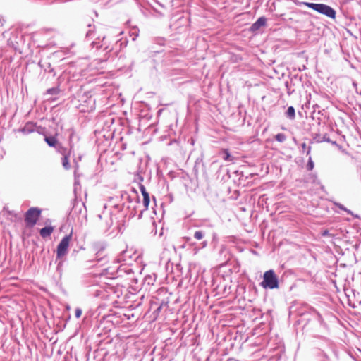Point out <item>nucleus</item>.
I'll list each match as a JSON object with an SVG mask.
<instances>
[{"label":"nucleus","instance_id":"obj_1","mask_svg":"<svg viewBox=\"0 0 361 361\" xmlns=\"http://www.w3.org/2000/svg\"><path fill=\"white\" fill-rule=\"evenodd\" d=\"M260 285L264 288L275 289L279 288V279L274 270L270 269L264 273L263 281Z\"/></svg>","mask_w":361,"mask_h":361},{"label":"nucleus","instance_id":"obj_2","mask_svg":"<svg viewBox=\"0 0 361 361\" xmlns=\"http://www.w3.org/2000/svg\"><path fill=\"white\" fill-rule=\"evenodd\" d=\"M305 5L329 18H334L336 16V11L331 7L326 4L306 2L305 3Z\"/></svg>","mask_w":361,"mask_h":361},{"label":"nucleus","instance_id":"obj_3","mask_svg":"<svg viewBox=\"0 0 361 361\" xmlns=\"http://www.w3.org/2000/svg\"><path fill=\"white\" fill-rule=\"evenodd\" d=\"M41 211L37 208H31L30 209L25 216V221L27 224V225L32 226H34L39 215H40Z\"/></svg>","mask_w":361,"mask_h":361},{"label":"nucleus","instance_id":"obj_4","mask_svg":"<svg viewBox=\"0 0 361 361\" xmlns=\"http://www.w3.org/2000/svg\"><path fill=\"white\" fill-rule=\"evenodd\" d=\"M71 239V235H69L65 236L61 240V241L60 242V243L59 244L58 247H57V257H61L66 254Z\"/></svg>","mask_w":361,"mask_h":361},{"label":"nucleus","instance_id":"obj_5","mask_svg":"<svg viewBox=\"0 0 361 361\" xmlns=\"http://www.w3.org/2000/svg\"><path fill=\"white\" fill-rule=\"evenodd\" d=\"M266 23V19L263 17L262 18H259L257 22H255L252 25V29L253 30H256L257 29H259L260 27L262 26H264Z\"/></svg>","mask_w":361,"mask_h":361},{"label":"nucleus","instance_id":"obj_6","mask_svg":"<svg viewBox=\"0 0 361 361\" xmlns=\"http://www.w3.org/2000/svg\"><path fill=\"white\" fill-rule=\"evenodd\" d=\"M52 231L53 228L51 226H47L41 229L40 235H42V237L46 238L47 236H49Z\"/></svg>","mask_w":361,"mask_h":361},{"label":"nucleus","instance_id":"obj_7","mask_svg":"<svg viewBox=\"0 0 361 361\" xmlns=\"http://www.w3.org/2000/svg\"><path fill=\"white\" fill-rule=\"evenodd\" d=\"M45 141L51 147H54L57 142V140L54 137H46Z\"/></svg>","mask_w":361,"mask_h":361},{"label":"nucleus","instance_id":"obj_8","mask_svg":"<svg viewBox=\"0 0 361 361\" xmlns=\"http://www.w3.org/2000/svg\"><path fill=\"white\" fill-rule=\"evenodd\" d=\"M286 115L287 116L292 119L295 118V109L293 106H290L288 108Z\"/></svg>","mask_w":361,"mask_h":361},{"label":"nucleus","instance_id":"obj_9","mask_svg":"<svg viewBox=\"0 0 361 361\" xmlns=\"http://www.w3.org/2000/svg\"><path fill=\"white\" fill-rule=\"evenodd\" d=\"M62 164H63V166L64 167V169H70L71 166H70L68 156L65 155L63 157V160H62Z\"/></svg>","mask_w":361,"mask_h":361},{"label":"nucleus","instance_id":"obj_10","mask_svg":"<svg viewBox=\"0 0 361 361\" xmlns=\"http://www.w3.org/2000/svg\"><path fill=\"white\" fill-rule=\"evenodd\" d=\"M275 138L278 142H283L286 140V137L284 134L279 133L276 135Z\"/></svg>","mask_w":361,"mask_h":361},{"label":"nucleus","instance_id":"obj_11","mask_svg":"<svg viewBox=\"0 0 361 361\" xmlns=\"http://www.w3.org/2000/svg\"><path fill=\"white\" fill-rule=\"evenodd\" d=\"M194 237L197 239V240H201L204 237V233L203 232L200 231H196L194 234Z\"/></svg>","mask_w":361,"mask_h":361},{"label":"nucleus","instance_id":"obj_12","mask_svg":"<svg viewBox=\"0 0 361 361\" xmlns=\"http://www.w3.org/2000/svg\"><path fill=\"white\" fill-rule=\"evenodd\" d=\"M149 203V196L143 197V204L146 209H147Z\"/></svg>","mask_w":361,"mask_h":361},{"label":"nucleus","instance_id":"obj_13","mask_svg":"<svg viewBox=\"0 0 361 361\" xmlns=\"http://www.w3.org/2000/svg\"><path fill=\"white\" fill-rule=\"evenodd\" d=\"M223 154H224V157H223L224 159L226 160V161H229L230 160V154H229V153L227 151H224L223 152Z\"/></svg>","mask_w":361,"mask_h":361},{"label":"nucleus","instance_id":"obj_14","mask_svg":"<svg viewBox=\"0 0 361 361\" xmlns=\"http://www.w3.org/2000/svg\"><path fill=\"white\" fill-rule=\"evenodd\" d=\"M140 190H141L142 194L143 195V197H149V194L146 192L145 188H144V186H141Z\"/></svg>","mask_w":361,"mask_h":361},{"label":"nucleus","instance_id":"obj_15","mask_svg":"<svg viewBox=\"0 0 361 361\" xmlns=\"http://www.w3.org/2000/svg\"><path fill=\"white\" fill-rule=\"evenodd\" d=\"M313 166H314L313 161H312L311 158H310V160H309V162L307 164V167L310 170H312L313 169Z\"/></svg>","mask_w":361,"mask_h":361},{"label":"nucleus","instance_id":"obj_16","mask_svg":"<svg viewBox=\"0 0 361 361\" xmlns=\"http://www.w3.org/2000/svg\"><path fill=\"white\" fill-rule=\"evenodd\" d=\"M82 314V310L79 308H78L76 310H75V317L77 318H79Z\"/></svg>","mask_w":361,"mask_h":361},{"label":"nucleus","instance_id":"obj_17","mask_svg":"<svg viewBox=\"0 0 361 361\" xmlns=\"http://www.w3.org/2000/svg\"><path fill=\"white\" fill-rule=\"evenodd\" d=\"M202 244L203 247L207 246V242H203Z\"/></svg>","mask_w":361,"mask_h":361},{"label":"nucleus","instance_id":"obj_18","mask_svg":"<svg viewBox=\"0 0 361 361\" xmlns=\"http://www.w3.org/2000/svg\"><path fill=\"white\" fill-rule=\"evenodd\" d=\"M328 235V231H325L324 233H323V235Z\"/></svg>","mask_w":361,"mask_h":361},{"label":"nucleus","instance_id":"obj_19","mask_svg":"<svg viewBox=\"0 0 361 361\" xmlns=\"http://www.w3.org/2000/svg\"><path fill=\"white\" fill-rule=\"evenodd\" d=\"M52 91H53V92H55V90H48V92H52Z\"/></svg>","mask_w":361,"mask_h":361}]
</instances>
